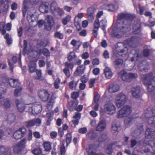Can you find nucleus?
<instances>
[{
    "instance_id": "338daca9",
    "label": "nucleus",
    "mask_w": 155,
    "mask_h": 155,
    "mask_svg": "<svg viewBox=\"0 0 155 155\" xmlns=\"http://www.w3.org/2000/svg\"><path fill=\"white\" fill-rule=\"evenodd\" d=\"M42 54L46 56H49V51L46 48L44 49L43 50Z\"/></svg>"
},
{
    "instance_id": "39448f33",
    "label": "nucleus",
    "mask_w": 155,
    "mask_h": 155,
    "mask_svg": "<svg viewBox=\"0 0 155 155\" xmlns=\"http://www.w3.org/2000/svg\"><path fill=\"white\" fill-rule=\"evenodd\" d=\"M116 50L117 54L120 55L125 54L127 51L126 45L122 42L118 43L117 44Z\"/></svg>"
},
{
    "instance_id": "7ed1b4c3",
    "label": "nucleus",
    "mask_w": 155,
    "mask_h": 155,
    "mask_svg": "<svg viewBox=\"0 0 155 155\" xmlns=\"http://www.w3.org/2000/svg\"><path fill=\"white\" fill-rule=\"evenodd\" d=\"M127 97L126 95L123 93H120L118 94L115 99V102L117 106L120 107L126 103Z\"/></svg>"
},
{
    "instance_id": "ea45409f",
    "label": "nucleus",
    "mask_w": 155,
    "mask_h": 155,
    "mask_svg": "<svg viewBox=\"0 0 155 155\" xmlns=\"http://www.w3.org/2000/svg\"><path fill=\"white\" fill-rule=\"evenodd\" d=\"M71 17L69 15H68L66 17L62 19V23L64 25H65L67 24L68 22L71 19Z\"/></svg>"
},
{
    "instance_id": "c85d7f7f",
    "label": "nucleus",
    "mask_w": 155,
    "mask_h": 155,
    "mask_svg": "<svg viewBox=\"0 0 155 155\" xmlns=\"http://www.w3.org/2000/svg\"><path fill=\"white\" fill-rule=\"evenodd\" d=\"M36 65L35 61H31L29 64V68L30 71L32 73L35 72L36 71Z\"/></svg>"
},
{
    "instance_id": "c756f323",
    "label": "nucleus",
    "mask_w": 155,
    "mask_h": 155,
    "mask_svg": "<svg viewBox=\"0 0 155 155\" xmlns=\"http://www.w3.org/2000/svg\"><path fill=\"white\" fill-rule=\"evenodd\" d=\"M49 5V3L48 2H42L39 6L38 10L42 9L44 10H48Z\"/></svg>"
},
{
    "instance_id": "4d7b16f0",
    "label": "nucleus",
    "mask_w": 155,
    "mask_h": 155,
    "mask_svg": "<svg viewBox=\"0 0 155 155\" xmlns=\"http://www.w3.org/2000/svg\"><path fill=\"white\" fill-rule=\"evenodd\" d=\"M81 81L82 83H85L87 82L88 81L87 77L85 75H84L81 78Z\"/></svg>"
},
{
    "instance_id": "20e7f679",
    "label": "nucleus",
    "mask_w": 155,
    "mask_h": 155,
    "mask_svg": "<svg viewBox=\"0 0 155 155\" xmlns=\"http://www.w3.org/2000/svg\"><path fill=\"white\" fill-rule=\"evenodd\" d=\"M132 112L131 107L129 106H125L122 108L117 114L118 118H122L127 117L131 114Z\"/></svg>"
},
{
    "instance_id": "774afa93",
    "label": "nucleus",
    "mask_w": 155,
    "mask_h": 155,
    "mask_svg": "<svg viewBox=\"0 0 155 155\" xmlns=\"http://www.w3.org/2000/svg\"><path fill=\"white\" fill-rule=\"evenodd\" d=\"M143 54L145 57H148L150 54V51L147 49H144L143 51Z\"/></svg>"
},
{
    "instance_id": "f257e3e1",
    "label": "nucleus",
    "mask_w": 155,
    "mask_h": 155,
    "mask_svg": "<svg viewBox=\"0 0 155 155\" xmlns=\"http://www.w3.org/2000/svg\"><path fill=\"white\" fill-rule=\"evenodd\" d=\"M130 30L129 25L124 21L121 24L119 23L117 25V27H115L111 32V35L113 37L119 38Z\"/></svg>"
},
{
    "instance_id": "e433bc0d",
    "label": "nucleus",
    "mask_w": 155,
    "mask_h": 155,
    "mask_svg": "<svg viewBox=\"0 0 155 155\" xmlns=\"http://www.w3.org/2000/svg\"><path fill=\"white\" fill-rule=\"evenodd\" d=\"M43 145L45 151H48L51 149V144L49 142H45Z\"/></svg>"
},
{
    "instance_id": "b1692460",
    "label": "nucleus",
    "mask_w": 155,
    "mask_h": 155,
    "mask_svg": "<svg viewBox=\"0 0 155 155\" xmlns=\"http://www.w3.org/2000/svg\"><path fill=\"white\" fill-rule=\"evenodd\" d=\"M15 103L18 111L21 112H22L25 109V104L17 99L15 100Z\"/></svg>"
},
{
    "instance_id": "4c0bfd02",
    "label": "nucleus",
    "mask_w": 155,
    "mask_h": 155,
    "mask_svg": "<svg viewBox=\"0 0 155 155\" xmlns=\"http://www.w3.org/2000/svg\"><path fill=\"white\" fill-rule=\"evenodd\" d=\"M36 72L37 76V79L40 80H42L44 78L41 76V70H36L35 71Z\"/></svg>"
},
{
    "instance_id": "f8f14e48",
    "label": "nucleus",
    "mask_w": 155,
    "mask_h": 155,
    "mask_svg": "<svg viewBox=\"0 0 155 155\" xmlns=\"http://www.w3.org/2000/svg\"><path fill=\"white\" fill-rule=\"evenodd\" d=\"M41 123V120L39 118L27 121L25 122V126L27 127L33 126L37 124H39Z\"/></svg>"
},
{
    "instance_id": "9d476101",
    "label": "nucleus",
    "mask_w": 155,
    "mask_h": 155,
    "mask_svg": "<svg viewBox=\"0 0 155 155\" xmlns=\"http://www.w3.org/2000/svg\"><path fill=\"white\" fill-rule=\"evenodd\" d=\"M47 22L45 25V29L47 30H50L54 25V22L52 17L50 15H47Z\"/></svg>"
},
{
    "instance_id": "2f4dec72",
    "label": "nucleus",
    "mask_w": 155,
    "mask_h": 155,
    "mask_svg": "<svg viewBox=\"0 0 155 155\" xmlns=\"http://www.w3.org/2000/svg\"><path fill=\"white\" fill-rule=\"evenodd\" d=\"M50 10H61L58 7L57 3L54 1L52 2L50 5Z\"/></svg>"
},
{
    "instance_id": "dca6fc26",
    "label": "nucleus",
    "mask_w": 155,
    "mask_h": 155,
    "mask_svg": "<svg viewBox=\"0 0 155 155\" xmlns=\"http://www.w3.org/2000/svg\"><path fill=\"white\" fill-rule=\"evenodd\" d=\"M11 149L4 146H0V155H11Z\"/></svg>"
},
{
    "instance_id": "0e129e2a",
    "label": "nucleus",
    "mask_w": 155,
    "mask_h": 155,
    "mask_svg": "<svg viewBox=\"0 0 155 155\" xmlns=\"http://www.w3.org/2000/svg\"><path fill=\"white\" fill-rule=\"evenodd\" d=\"M8 64L9 66V69L11 70L12 73H13V70L14 68L13 64L10 62V60L8 61Z\"/></svg>"
},
{
    "instance_id": "a211bd4d",
    "label": "nucleus",
    "mask_w": 155,
    "mask_h": 155,
    "mask_svg": "<svg viewBox=\"0 0 155 155\" xmlns=\"http://www.w3.org/2000/svg\"><path fill=\"white\" fill-rule=\"evenodd\" d=\"M119 76L123 81L127 82H130L129 74H127L125 71H120L119 74Z\"/></svg>"
},
{
    "instance_id": "473e14b6",
    "label": "nucleus",
    "mask_w": 155,
    "mask_h": 155,
    "mask_svg": "<svg viewBox=\"0 0 155 155\" xmlns=\"http://www.w3.org/2000/svg\"><path fill=\"white\" fill-rule=\"evenodd\" d=\"M5 26V22H1L0 23V31L1 32L2 35H4L6 33Z\"/></svg>"
},
{
    "instance_id": "09e8293b",
    "label": "nucleus",
    "mask_w": 155,
    "mask_h": 155,
    "mask_svg": "<svg viewBox=\"0 0 155 155\" xmlns=\"http://www.w3.org/2000/svg\"><path fill=\"white\" fill-rule=\"evenodd\" d=\"M94 25V28L93 29L98 30L100 26V23L98 19H97L95 21Z\"/></svg>"
},
{
    "instance_id": "5fc2aeb1",
    "label": "nucleus",
    "mask_w": 155,
    "mask_h": 155,
    "mask_svg": "<svg viewBox=\"0 0 155 155\" xmlns=\"http://www.w3.org/2000/svg\"><path fill=\"white\" fill-rule=\"evenodd\" d=\"M78 93L75 92H72L71 94V98L73 99H76L79 97Z\"/></svg>"
},
{
    "instance_id": "6e6552de",
    "label": "nucleus",
    "mask_w": 155,
    "mask_h": 155,
    "mask_svg": "<svg viewBox=\"0 0 155 155\" xmlns=\"http://www.w3.org/2000/svg\"><path fill=\"white\" fill-rule=\"evenodd\" d=\"M26 132V130L25 128H20L14 132L13 137L16 140L20 139L25 136Z\"/></svg>"
},
{
    "instance_id": "1a4fd4ad",
    "label": "nucleus",
    "mask_w": 155,
    "mask_h": 155,
    "mask_svg": "<svg viewBox=\"0 0 155 155\" xmlns=\"http://www.w3.org/2000/svg\"><path fill=\"white\" fill-rule=\"evenodd\" d=\"M132 96L136 98H140L142 96L140 87L138 86L133 87L131 90Z\"/></svg>"
},
{
    "instance_id": "f704fd0d",
    "label": "nucleus",
    "mask_w": 155,
    "mask_h": 155,
    "mask_svg": "<svg viewBox=\"0 0 155 155\" xmlns=\"http://www.w3.org/2000/svg\"><path fill=\"white\" fill-rule=\"evenodd\" d=\"M65 68L72 70L74 67L73 63L70 62H66L64 63Z\"/></svg>"
},
{
    "instance_id": "412c9836",
    "label": "nucleus",
    "mask_w": 155,
    "mask_h": 155,
    "mask_svg": "<svg viewBox=\"0 0 155 155\" xmlns=\"http://www.w3.org/2000/svg\"><path fill=\"white\" fill-rule=\"evenodd\" d=\"M81 117V114L80 113L76 112L74 114V115L73 117V120L72 122L73 124L76 126L78 125Z\"/></svg>"
},
{
    "instance_id": "7c9ffc66",
    "label": "nucleus",
    "mask_w": 155,
    "mask_h": 155,
    "mask_svg": "<svg viewBox=\"0 0 155 155\" xmlns=\"http://www.w3.org/2000/svg\"><path fill=\"white\" fill-rule=\"evenodd\" d=\"M154 130L148 128L145 132V134L148 137H152L154 135Z\"/></svg>"
},
{
    "instance_id": "aec40b11",
    "label": "nucleus",
    "mask_w": 155,
    "mask_h": 155,
    "mask_svg": "<svg viewBox=\"0 0 155 155\" xmlns=\"http://www.w3.org/2000/svg\"><path fill=\"white\" fill-rule=\"evenodd\" d=\"M137 129L132 133L133 136L136 138H138L139 137L142 131L143 130V126L142 124L140 126H137Z\"/></svg>"
},
{
    "instance_id": "393cba45",
    "label": "nucleus",
    "mask_w": 155,
    "mask_h": 155,
    "mask_svg": "<svg viewBox=\"0 0 155 155\" xmlns=\"http://www.w3.org/2000/svg\"><path fill=\"white\" fill-rule=\"evenodd\" d=\"M42 106L39 104H35L32 107V111L37 114L41 112L42 110Z\"/></svg>"
},
{
    "instance_id": "4468645a",
    "label": "nucleus",
    "mask_w": 155,
    "mask_h": 155,
    "mask_svg": "<svg viewBox=\"0 0 155 155\" xmlns=\"http://www.w3.org/2000/svg\"><path fill=\"white\" fill-rule=\"evenodd\" d=\"M138 40L136 37H132L127 40L128 45L131 48H135L138 44Z\"/></svg>"
},
{
    "instance_id": "ddd939ff",
    "label": "nucleus",
    "mask_w": 155,
    "mask_h": 155,
    "mask_svg": "<svg viewBox=\"0 0 155 155\" xmlns=\"http://www.w3.org/2000/svg\"><path fill=\"white\" fill-rule=\"evenodd\" d=\"M106 126L105 121L104 120H100L97 124L96 127V130L97 131H103L105 129Z\"/></svg>"
},
{
    "instance_id": "4be33fe9",
    "label": "nucleus",
    "mask_w": 155,
    "mask_h": 155,
    "mask_svg": "<svg viewBox=\"0 0 155 155\" xmlns=\"http://www.w3.org/2000/svg\"><path fill=\"white\" fill-rule=\"evenodd\" d=\"M8 81L10 85L12 87H19L20 84L18 79L11 78L8 79Z\"/></svg>"
},
{
    "instance_id": "052dcab7",
    "label": "nucleus",
    "mask_w": 155,
    "mask_h": 155,
    "mask_svg": "<svg viewBox=\"0 0 155 155\" xmlns=\"http://www.w3.org/2000/svg\"><path fill=\"white\" fill-rule=\"evenodd\" d=\"M107 7L108 8V10H115V6L114 4H110L107 5Z\"/></svg>"
},
{
    "instance_id": "0eeeda50",
    "label": "nucleus",
    "mask_w": 155,
    "mask_h": 155,
    "mask_svg": "<svg viewBox=\"0 0 155 155\" xmlns=\"http://www.w3.org/2000/svg\"><path fill=\"white\" fill-rule=\"evenodd\" d=\"M26 139L24 138L14 146L13 151L15 153H18L24 149L25 146Z\"/></svg>"
},
{
    "instance_id": "e2e57ef3",
    "label": "nucleus",
    "mask_w": 155,
    "mask_h": 155,
    "mask_svg": "<svg viewBox=\"0 0 155 155\" xmlns=\"http://www.w3.org/2000/svg\"><path fill=\"white\" fill-rule=\"evenodd\" d=\"M17 32L18 36L20 37L22 35L23 33V28L21 27H20L18 29Z\"/></svg>"
},
{
    "instance_id": "de8ad7c7",
    "label": "nucleus",
    "mask_w": 155,
    "mask_h": 155,
    "mask_svg": "<svg viewBox=\"0 0 155 155\" xmlns=\"http://www.w3.org/2000/svg\"><path fill=\"white\" fill-rule=\"evenodd\" d=\"M41 153V149L39 148H35L32 151V153L35 155H38Z\"/></svg>"
},
{
    "instance_id": "58836bf2",
    "label": "nucleus",
    "mask_w": 155,
    "mask_h": 155,
    "mask_svg": "<svg viewBox=\"0 0 155 155\" xmlns=\"http://www.w3.org/2000/svg\"><path fill=\"white\" fill-rule=\"evenodd\" d=\"M72 136L70 133H68L66 135V141L67 143V146H68L69 144L71 142Z\"/></svg>"
},
{
    "instance_id": "13d9d810",
    "label": "nucleus",
    "mask_w": 155,
    "mask_h": 155,
    "mask_svg": "<svg viewBox=\"0 0 155 155\" xmlns=\"http://www.w3.org/2000/svg\"><path fill=\"white\" fill-rule=\"evenodd\" d=\"M129 74L130 79V81L132 79L136 78L138 76L137 74H136L129 73Z\"/></svg>"
},
{
    "instance_id": "423d86ee",
    "label": "nucleus",
    "mask_w": 155,
    "mask_h": 155,
    "mask_svg": "<svg viewBox=\"0 0 155 155\" xmlns=\"http://www.w3.org/2000/svg\"><path fill=\"white\" fill-rule=\"evenodd\" d=\"M104 110L107 114H112L116 112L115 105L111 102H108L104 106Z\"/></svg>"
},
{
    "instance_id": "f3484780",
    "label": "nucleus",
    "mask_w": 155,
    "mask_h": 155,
    "mask_svg": "<svg viewBox=\"0 0 155 155\" xmlns=\"http://www.w3.org/2000/svg\"><path fill=\"white\" fill-rule=\"evenodd\" d=\"M121 130V126L118 123L113 124L111 125L110 130L113 133L118 132Z\"/></svg>"
},
{
    "instance_id": "680f3d73",
    "label": "nucleus",
    "mask_w": 155,
    "mask_h": 155,
    "mask_svg": "<svg viewBox=\"0 0 155 155\" xmlns=\"http://www.w3.org/2000/svg\"><path fill=\"white\" fill-rule=\"evenodd\" d=\"M87 131V129L86 127L81 128L78 130V132L81 134H85Z\"/></svg>"
},
{
    "instance_id": "a878e982",
    "label": "nucleus",
    "mask_w": 155,
    "mask_h": 155,
    "mask_svg": "<svg viewBox=\"0 0 155 155\" xmlns=\"http://www.w3.org/2000/svg\"><path fill=\"white\" fill-rule=\"evenodd\" d=\"M104 73L106 78H110L113 75V73L110 68L108 67H106L104 70Z\"/></svg>"
},
{
    "instance_id": "603ef678",
    "label": "nucleus",
    "mask_w": 155,
    "mask_h": 155,
    "mask_svg": "<svg viewBox=\"0 0 155 155\" xmlns=\"http://www.w3.org/2000/svg\"><path fill=\"white\" fill-rule=\"evenodd\" d=\"M96 81L95 78H92L89 81V87L90 88L92 87Z\"/></svg>"
},
{
    "instance_id": "bb28decb",
    "label": "nucleus",
    "mask_w": 155,
    "mask_h": 155,
    "mask_svg": "<svg viewBox=\"0 0 155 155\" xmlns=\"http://www.w3.org/2000/svg\"><path fill=\"white\" fill-rule=\"evenodd\" d=\"M140 25L138 23L134 24L133 27V32L135 34H140Z\"/></svg>"
},
{
    "instance_id": "f03ea898",
    "label": "nucleus",
    "mask_w": 155,
    "mask_h": 155,
    "mask_svg": "<svg viewBox=\"0 0 155 155\" xmlns=\"http://www.w3.org/2000/svg\"><path fill=\"white\" fill-rule=\"evenodd\" d=\"M153 74L150 72L145 74L143 77V81L144 84L147 86V90L149 92H151L154 90L155 86V77L152 78Z\"/></svg>"
},
{
    "instance_id": "6e6d98bb",
    "label": "nucleus",
    "mask_w": 155,
    "mask_h": 155,
    "mask_svg": "<svg viewBox=\"0 0 155 155\" xmlns=\"http://www.w3.org/2000/svg\"><path fill=\"white\" fill-rule=\"evenodd\" d=\"M21 90V88L20 87L16 89L14 91V95L15 97H18Z\"/></svg>"
},
{
    "instance_id": "69168bd1",
    "label": "nucleus",
    "mask_w": 155,
    "mask_h": 155,
    "mask_svg": "<svg viewBox=\"0 0 155 155\" xmlns=\"http://www.w3.org/2000/svg\"><path fill=\"white\" fill-rule=\"evenodd\" d=\"M103 56L104 58L106 59L109 58V53L107 51L105 50L103 54Z\"/></svg>"
},
{
    "instance_id": "79ce46f5",
    "label": "nucleus",
    "mask_w": 155,
    "mask_h": 155,
    "mask_svg": "<svg viewBox=\"0 0 155 155\" xmlns=\"http://www.w3.org/2000/svg\"><path fill=\"white\" fill-rule=\"evenodd\" d=\"M29 4L27 0H24L22 5V10H28L29 8Z\"/></svg>"
},
{
    "instance_id": "cd10ccee",
    "label": "nucleus",
    "mask_w": 155,
    "mask_h": 155,
    "mask_svg": "<svg viewBox=\"0 0 155 155\" xmlns=\"http://www.w3.org/2000/svg\"><path fill=\"white\" fill-rule=\"evenodd\" d=\"M56 98V97L54 95H51V97L46 107L48 110H50L52 107L53 104L54 102V100Z\"/></svg>"
},
{
    "instance_id": "49530a36",
    "label": "nucleus",
    "mask_w": 155,
    "mask_h": 155,
    "mask_svg": "<svg viewBox=\"0 0 155 155\" xmlns=\"http://www.w3.org/2000/svg\"><path fill=\"white\" fill-rule=\"evenodd\" d=\"M64 140H63L62 142V145L60 147L61 155H64L65 152V148L64 146Z\"/></svg>"
},
{
    "instance_id": "a18cd8bd",
    "label": "nucleus",
    "mask_w": 155,
    "mask_h": 155,
    "mask_svg": "<svg viewBox=\"0 0 155 155\" xmlns=\"http://www.w3.org/2000/svg\"><path fill=\"white\" fill-rule=\"evenodd\" d=\"M127 13L125 14L121 13L119 14L117 16V18L119 20H121L122 19H125L126 20Z\"/></svg>"
},
{
    "instance_id": "c9c22d12",
    "label": "nucleus",
    "mask_w": 155,
    "mask_h": 155,
    "mask_svg": "<svg viewBox=\"0 0 155 155\" xmlns=\"http://www.w3.org/2000/svg\"><path fill=\"white\" fill-rule=\"evenodd\" d=\"M2 102L4 106L6 108H9L10 107V103L9 100L8 99H4Z\"/></svg>"
},
{
    "instance_id": "72a5a7b5",
    "label": "nucleus",
    "mask_w": 155,
    "mask_h": 155,
    "mask_svg": "<svg viewBox=\"0 0 155 155\" xmlns=\"http://www.w3.org/2000/svg\"><path fill=\"white\" fill-rule=\"evenodd\" d=\"M148 122L151 126L155 127V116L149 117L148 120Z\"/></svg>"
},
{
    "instance_id": "9b49d317",
    "label": "nucleus",
    "mask_w": 155,
    "mask_h": 155,
    "mask_svg": "<svg viewBox=\"0 0 155 155\" xmlns=\"http://www.w3.org/2000/svg\"><path fill=\"white\" fill-rule=\"evenodd\" d=\"M38 95L39 97L44 101H47L50 95L48 91L45 90L40 91L38 93Z\"/></svg>"
},
{
    "instance_id": "3c124183",
    "label": "nucleus",
    "mask_w": 155,
    "mask_h": 155,
    "mask_svg": "<svg viewBox=\"0 0 155 155\" xmlns=\"http://www.w3.org/2000/svg\"><path fill=\"white\" fill-rule=\"evenodd\" d=\"M60 80L59 78H58L55 80L54 83V86L56 89H58L59 88V84L60 83Z\"/></svg>"
},
{
    "instance_id": "a19ab883",
    "label": "nucleus",
    "mask_w": 155,
    "mask_h": 155,
    "mask_svg": "<svg viewBox=\"0 0 155 155\" xmlns=\"http://www.w3.org/2000/svg\"><path fill=\"white\" fill-rule=\"evenodd\" d=\"M76 57L75 53L73 52H71L70 53V54L68 55V59L70 62L73 59Z\"/></svg>"
},
{
    "instance_id": "864d4df0",
    "label": "nucleus",
    "mask_w": 155,
    "mask_h": 155,
    "mask_svg": "<svg viewBox=\"0 0 155 155\" xmlns=\"http://www.w3.org/2000/svg\"><path fill=\"white\" fill-rule=\"evenodd\" d=\"M53 112H50L46 114V117L48 119L52 120L53 119Z\"/></svg>"
},
{
    "instance_id": "2eb2a0df",
    "label": "nucleus",
    "mask_w": 155,
    "mask_h": 155,
    "mask_svg": "<svg viewBox=\"0 0 155 155\" xmlns=\"http://www.w3.org/2000/svg\"><path fill=\"white\" fill-rule=\"evenodd\" d=\"M124 60L120 58H117L113 61V65L116 69H120L123 66Z\"/></svg>"
},
{
    "instance_id": "5701e85b",
    "label": "nucleus",
    "mask_w": 155,
    "mask_h": 155,
    "mask_svg": "<svg viewBox=\"0 0 155 155\" xmlns=\"http://www.w3.org/2000/svg\"><path fill=\"white\" fill-rule=\"evenodd\" d=\"M85 67L83 65H81L77 67L76 71L74 73L76 76L81 75L83 74L85 69Z\"/></svg>"
},
{
    "instance_id": "37998d69",
    "label": "nucleus",
    "mask_w": 155,
    "mask_h": 155,
    "mask_svg": "<svg viewBox=\"0 0 155 155\" xmlns=\"http://www.w3.org/2000/svg\"><path fill=\"white\" fill-rule=\"evenodd\" d=\"M133 119V117H129L126 118L124 120V123L125 125L128 126L130 124Z\"/></svg>"
},
{
    "instance_id": "8fccbe9b",
    "label": "nucleus",
    "mask_w": 155,
    "mask_h": 155,
    "mask_svg": "<svg viewBox=\"0 0 155 155\" xmlns=\"http://www.w3.org/2000/svg\"><path fill=\"white\" fill-rule=\"evenodd\" d=\"M54 35L55 37L60 39H63L64 37L63 34L58 31L56 32Z\"/></svg>"
},
{
    "instance_id": "bf43d9fd",
    "label": "nucleus",
    "mask_w": 155,
    "mask_h": 155,
    "mask_svg": "<svg viewBox=\"0 0 155 155\" xmlns=\"http://www.w3.org/2000/svg\"><path fill=\"white\" fill-rule=\"evenodd\" d=\"M69 69H66L64 68L63 69V72L68 77H69L70 76V73Z\"/></svg>"
},
{
    "instance_id": "6ab92c4d",
    "label": "nucleus",
    "mask_w": 155,
    "mask_h": 155,
    "mask_svg": "<svg viewBox=\"0 0 155 155\" xmlns=\"http://www.w3.org/2000/svg\"><path fill=\"white\" fill-rule=\"evenodd\" d=\"M119 86L118 85L112 83L110 84L109 85L108 90L110 93H115L117 91L119 90Z\"/></svg>"
},
{
    "instance_id": "c03bdc74",
    "label": "nucleus",
    "mask_w": 155,
    "mask_h": 155,
    "mask_svg": "<svg viewBox=\"0 0 155 155\" xmlns=\"http://www.w3.org/2000/svg\"><path fill=\"white\" fill-rule=\"evenodd\" d=\"M136 16L134 14L127 13L126 20H133L135 18Z\"/></svg>"
}]
</instances>
